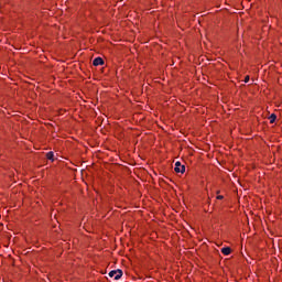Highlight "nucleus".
Instances as JSON below:
<instances>
[{"instance_id":"7ed1b4c3","label":"nucleus","mask_w":282,"mask_h":282,"mask_svg":"<svg viewBox=\"0 0 282 282\" xmlns=\"http://www.w3.org/2000/svg\"><path fill=\"white\" fill-rule=\"evenodd\" d=\"M93 65L95 67H98V65H105V59H102V57H96L94 61H93Z\"/></svg>"},{"instance_id":"39448f33","label":"nucleus","mask_w":282,"mask_h":282,"mask_svg":"<svg viewBox=\"0 0 282 282\" xmlns=\"http://www.w3.org/2000/svg\"><path fill=\"white\" fill-rule=\"evenodd\" d=\"M269 120H270V123H271V124H274V122H276V115L272 113V115L269 117Z\"/></svg>"},{"instance_id":"f03ea898","label":"nucleus","mask_w":282,"mask_h":282,"mask_svg":"<svg viewBox=\"0 0 282 282\" xmlns=\"http://www.w3.org/2000/svg\"><path fill=\"white\" fill-rule=\"evenodd\" d=\"M175 173H186V166L183 165L180 161L175 163L174 167Z\"/></svg>"},{"instance_id":"423d86ee","label":"nucleus","mask_w":282,"mask_h":282,"mask_svg":"<svg viewBox=\"0 0 282 282\" xmlns=\"http://www.w3.org/2000/svg\"><path fill=\"white\" fill-rule=\"evenodd\" d=\"M46 158H47V160H51L52 162H54V152H48L46 154Z\"/></svg>"},{"instance_id":"6e6552de","label":"nucleus","mask_w":282,"mask_h":282,"mask_svg":"<svg viewBox=\"0 0 282 282\" xmlns=\"http://www.w3.org/2000/svg\"><path fill=\"white\" fill-rule=\"evenodd\" d=\"M217 199H224V196L219 195L217 196Z\"/></svg>"},{"instance_id":"20e7f679","label":"nucleus","mask_w":282,"mask_h":282,"mask_svg":"<svg viewBox=\"0 0 282 282\" xmlns=\"http://www.w3.org/2000/svg\"><path fill=\"white\" fill-rule=\"evenodd\" d=\"M230 252H232V249H230V247H225L221 249V253L225 254V257H228Z\"/></svg>"},{"instance_id":"f257e3e1","label":"nucleus","mask_w":282,"mask_h":282,"mask_svg":"<svg viewBox=\"0 0 282 282\" xmlns=\"http://www.w3.org/2000/svg\"><path fill=\"white\" fill-rule=\"evenodd\" d=\"M109 276L115 279V281H119V279H122V270H112L109 272Z\"/></svg>"},{"instance_id":"0eeeda50","label":"nucleus","mask_w":282,"mask_h":282,"mask_svg":"<svg viewBox=\"0 0 282 282\" xmlns=\"http://www.w3.org/2000/svg\"><path fill=\"white\" fill-rule=\"evenodd\" d=\"M245 83H250V76H246Z\"/></svg>"}]
</instances>
